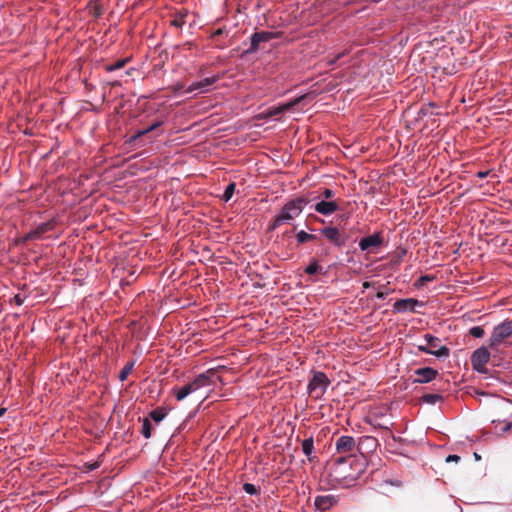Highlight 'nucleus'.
Listing matches in <instances>:
<instances>
[{
  "label": "nucleus",
  "mask_w": 512,
  "mask_h": 512,
  "mask_svg": "<svg viewBox=\"0 0 512 512\" xmlns=\"http://www.w3.org/2000/svg\"><path fill=\"white\" fill-rule=\"evenodd\" d=\"M435 280V276L433 275H423L421 276L417 282L415 283L416 286L421 287L424 286L427 282H431Z\"/></svg>",
  "instance_id": "obj_33"
},
{
  "label": "nucleus",
  "mask_w": 512,
  "mask_h": 512,
  "mask_svg": "<svg viewBox=\"0 0 512 512\" xmlns=\"http://www.w3.org/2000/svg\"><path fill=\"white\" fill-rule=\"evenodd\" d=\"M182 87H183V85L178 84V85L176 86L175 90H179V89H181Z\"/></svg>",
  "instance_id": "obj_47"
},
{
  "label": "nucleus",
  "mask_w": 512,
  "mask_h": 512,
  "mask_svg": "<svg viewBox=\"0 0 512 512\" xmlns=\"http://www.w3.org/2000/svg\"><path fill=\"white\" fill-rule=\"evenodd\" d=\"M418 350L424 353L434 355L437 358H447L450 355V350L447 346L440 347L436 350H432L428 347V343L418 345Z\"/></svg>",
  "instance_id": "obj_17"
},
{
  "label": "nucleus",
  "mask_w": 512,
  "mask_h": 512,
  "mask_svg": "<svg viewBox=\"0 0 512 512\" xmlns=\"http://www.w3.org/2000/svg\"><path fill=\"white\" fill-rule=\"evenodd\" d=\"M133 367H134V362H128L126 365H124V367L121 369L120 373H119V380L121 382H124L128 376L130 375V373L132 372L133 370Z\"/></svg>",
  "instance_id": "obj_26"
},
{
  "label": "nucleus",
  "mask_w": 512,
  "mask_h": 512,
  "mask_svg": "<svg viewBox=\"0 0 512 512\" xmlns=\"http://www.w3.org/2000/svg\"><path fill=\"white\" fill-rule=\"evenodd\" d=\"M383 244V237L380 233H374L359 241V248L362 251H367L373 247H379Z\"/></svg>",
  "instance_id": "obj_13"
},
{
  "label": "nucleus",
  "mask_w": 512,
  "mask_h": 512,
  "mask_svg": "<svg viewBox=\"0 0 512 512\" xmlns=\"http://www.w3.org/2000/svg\"><path fill=\"white\" fill-rule=\"evenodd\" d=\"M164 121L163 120H157L155 122H153L150 126H148L147 128H144V129H141V130H138L135 132V134H133L128 143L129 144H135L136 141L138 139H140L141 137H143L144 135L150 133V132H153L155 130H157L158 128H160L162 125H163Z\"/></svg>",
  "instance_id": "obj_16"
},
{
  "label": "nucleus",
  "mask_w": 512,
  "mask_h": 512,
  "mask_svg": "<svg viewBox=\"0 0 512 512\" xmlns=\"http://www.w3.org/2000/svg\"><path fill=\"white\" fill-rule=\"evenodd\" d=\"M276 37L277 34L274 32L260 31L253 33L252 36L250 37V46L245 51V54H253L257 52L260 47V43L268 42Z\"/></svg>",
  "instance_id": "obj_8"
},
{
  "label": "nucleus",
  "mask_w": 512,
  "mask_h": 512,
  "mask_svg": "<svg viewBox=\"0 0 512 512\" xmlns=\"http://www.w3.org/2000/svg\"><path fill=\"white\" fill-rule=\"evenodd\" d=\"M363 287H364V288H368V287H370V283H369V282H364V283H363Z\"/></svg>",
  "instance_id": "obj_46"
},
{
  "label": "nucleus",
  "mask_w": 512,
  "mask_h": 512,
  "mask_svg": "<svg viewBox=\"0 0 512 512\" xmlns=\"http://www.w3.org/2000/svg\"><path fill=\"white\" fill-rule=\"evenodd\" d=\"M386 295H387V293L379 291V292H377L376 297L378 299H384L386 297Z\"/></svg>",
  "instance_id": "obj_44"
},
{
  "label": "nucleus",
  "mask_w": 512,
  "mask_h": 512,
  "mask_svg": "<svg viewBox=\"0 0 512 512\" xmlns=\"http://www.w3.org/2000/svg\"><path fill=\"white\" fill-rule=\"evenodd\" d=\"M313 449H314V441H313V438L310 437V438H307L305 440H303L302 442V450H303V453L310 459V455L312 454L313 452Z\"/></svg>",
  "instance_id": "obj_25"
},
{
  "label": "nucleus",
  "mask_w": 512,
  "mask_h": 512,
  "mask_svg": "<svg viewBox=\"0 0 512 512\" xmlns=\"http://www.w3.org/2000/svg\"><path fill=\"white\" fill-rule=\"evenodd\" d=\"M188 16V11L186 9H181L176 11L171 15V19L169 21L170 26L175 28H182L186 23V17Z\"/></svg>",
  "instance_id": "obj_18"
},
{
  "label": "nucleus",
  "mask_w": 512,
  "mask_h": 512,
  "mask_svg": "<svg viewBox=\"0 0 512 512\" xmlns=\"http://www.w3.org/2000/svg\"><path fill=\"white\" fill-rule=\"evenodd\" d=\"M235 188H236V184L234 182H231L230 184H228V186L226 187L225 191H224V194H223V200L224 201H229L234 192H235Z\"/></svg>",
  "instance_id": "obj_29"
},
{
  "label": "nucleus",
  "mask_w": 512,
  "mask_h": 512,
  "mask_svg": "<svg viewBox=\"0 0 512 512\" xmlns=\"http://www.w3.org/2000/svg\"><path fill=\"white\" fill-rule=\"evenodd\" d=\"M511 427H512V423L506 422V423H504V425L502 427H500V432L506 433L511 429Z\"/></svg>",
  "instance_id": "obj_39"
},
{
  "label": "nucleus",
  "mask_w": 512,
  "mask_h": 512,
  "mask_svg": "<svg viewBox=\"0 0 512 512\" xmlns=\"http://www.w3.org/2000/svg\"><path fill=\"white\" fill-rule=\"evenodd\" d=\"M460 460V457L458 455H449L447 458H446V462H458Z\"/></svg>",
  "instance_id": "obj_41"
},
{
  "label": "nucleus",
  "mask_w": 512,
  "mask_h": 512,
  "mask_svg": "<svg viewBox=\"0 0 512 512\" xmlns=\"http://www.w3.org/2000/svg\"><path fill=\"white\" fill-rule=\"evenodd\" d=\"M339 496L333 494L318 495L314 500V507L317 511L326 512L337 506Z\"/></svg>",
  "instance_id": "obj_9"
},
{
  "label": "nucleus",
  "mask_w": 512,
  "mask_h": 512,
  "mask_svg": "<svg viewBox=\"0 0 512 512\" xmlns=\"http://www.w3.org/2000/svg\"><path fill=\"white\" fill-rule=\"evenodd\" d=\"M129 61H130V58L120 59V60H117L114 63L105 65L104 69L107 72H113V71H116L118 69H122Z\"/></svg>",
  "instance_id": "obj_22"
},
{
  "label": "nucleus",
  "mask_w": 512,
  "mask_h": 512,
  "mask_svg": "<svg viewBox=\"0 0 512 512\" xmlns=\"http://www.w3.org/2000/svg\"><path fill=\"white\" fill-rule=\"evenodd\" d=\"M373 425H374V427L381 428V429H385V430L389 433V437H390L393 441H396V440H397V438L392 434V432H390V430H389V427H388V426H386V425H384V424H382V423H375V424H373Z\"/></svg>",
  "instance_id": "obj_36"
},
{
  "label": "nucleus",
  "mask_w": 512,
  "mask_h": 512,
  "mask_svg": "<svg viewBox=\"0 0 512 512\" xmlns=\"http://www.w3.org/2000/svg\"><path fill=\"white\" fill-rule=\"evenodd\" d=\"M335 449L339 454H346L347 456L344 457L347 459H355L356 452L360 451V447L357 446L355 439L348 435L340 436L336 440Z\"/></svg>",
  "instance_id": "obj_6"
},
{
  "label": "nucleus",
  "mask_w": 512,
  "mask_h": 512,
  "mask_svg": "<svg viewBox=\"0 0 512 512\" xmlns=\"http://www.w3.org/2000/svg\"><path fill=\"white\" fill-rule=\"evenodd\" d=\"M141 434L146 438L149 439L152 434V425L148 418H144L142 420V428H141Z\"/></svg>",
  "instance_id": "obj_27"
},
{
  "label": "nucleus",
  "mask_w": 512,
  "mask_h": 512,
  "mask_svg": "<svg viewBox=\"0 0 512 512\" xmlns=\"http://www.w3.org/2000/svg\"><path fill=\"white\" fill-rule=\"evenodd\" d=\"M357 446L360 447V453H362L363 447L366 449H369V451H373L377 447V439L372 436H363L359 438V441L357 443Z\"/></svg>",
  "instance_id": "obj_20"
},
{
  "label": "nucleus",
  "mask_w": 512,
  "mask_h": 512,
  "mask_svg": "<svg viewBox=\"0 0 512 512\" xmlns=\"http://www.w3.org/2000/svg\"><path fill=\"white\" fill-rule=\"evenodd\" d=\"M5 412H6L5 408H0V417L3 416Z\"/></svg>",
  "instance_id": "obj_45"
},
{
  "label": "nucleus",
  "mask_w": 512,
  "mask_h": 512,
  "mask_svg": "<svg viewBox=\"0 0 512 512\" xmlns=\"http://www.w3.org/2000/svg\"><path fill=\"white\" fill-rule=\"evenodd\" d=\"M339 209V201L338 200H332V201H325L322 200L314 205V210L322 215H331L335 211Z\"/></svg>",
  "instance_id": "obj_12"
},
{
  "label": "nucleus",
  "mask_w": 512,
  "mask_h": 512,
  "mask_svg": "<svg viewBox=\"0 0 512 512\" xmlns=\"http://www.w3.org/2000/svg\"><path fill=\"white\" fill-rule=\"evenodd\" d=\"M309 203L305 197H297L288 201L281 209L280 213L274 218L273 222L269 225V230H275L283 224H290L296 217H298L304 207Z\"/></svg>",
  "instance_id": "obj_2"
},
{
  "label": "nucleus",
  "mask_w": 512,
  "mask_h": 512,
  "mask_svg": "<svg viewBox=\"0 0 512 512\" xmlns=\"http://www.w3.org/2000/svg\"><path fill=\"white\" fill-rule=\"evenodd\" d=\"M14 301L18 306H21L24 302V299L21 297L20 294H17L14 296Z\"/></svg>",
  "instance_id": "obj_42"
},
{
  "label": "nucleus",
  "mask_w": 512,
  "mask_h": 512,
  "mask_svg": "<svg viewBox=\"0 0 512 512\" xmlns=\"http://www.w3.org/2000/svg\"><path fill=\"white\" fill-rule=\"evenodd\" d=\"M415 374L418 376L414 380L415 383H429L436 378L438 371L431 367H424L415 370Z\"/></svg>",
  "instance_id": "obj_15"
},
{
  "label": "nucleus",
  "mask_w": 512,
  "mask_h": 512,
  "mask_svg": "<svg viewBox=\"0 0 512 512\" xmlns=\"http://www.w3.org/2000/svg\"><path fill=\"white\" fill-rule=\"evenodd\" d=\"M305 96H300V97H297L295 98L294 100L282 105V106H279L277 108H274L272 110L269 111L268 115L270 117L272 116H276V115H279V114H282L283 112L291 109L292 107H294L295 105L299 104L303 99H304Z\"/></svg>",
  "instance_id": "obj_19"
},
{
  "label": "nucleus",
  "mask_w": 512,
  "mask_h": 512,
  "mask_svg": "<svg viewBox=\"0 0 512 512\" xmlns=\"http://www.w3.org/2000/svg\"><path fill=\"white\" fill-rule=\"evenodd\" d=\"M469 334L475 338H482L485 331L481 326H474L469 330Z\"/></svg>",
  "instance_id": "obj_31"
},
{
  "label": "nucleus",
  "mask_w": 512,
  "mask_h": 512,
  "mask_svg": "<svg viewBox=\"0 0 512 512\" xmlns=\"http://www.w3.org/2000/svg\"><path fill=\"white\" fill-rule=\"evenodd\" d=\"M166 411L164 408L162 407H157L156 409L152 410L150 413H149V416L150 418L155 421L156 423H159L161 422L165 416H166Z\"/></svg>",
  "instance_id": "obj_23"
},
{
  "label": "nucleus",
  "mask_w": 512,
  "mask_h": 512,
  "mask_svg": "<svg viewBox=\"0 0 512 512\" xmlns=\"http://www.w3.org/2000/svg\"><path fill=\"white\" fill-rule=\"evenodd\" d=\"M489 171H479L477 172L476 176L479 178V179H484L485 177H487L489 175Z\"/></svg>",
  "instance_id": "obj_43"
},
{
  "label": "nucleus",
  "mask_w": 512,
  "mask_h": 512,
  "mask_svg": "<svg viewBox=\"0 0 512 512\" xmlns=\"http://www.w3.org/2000/svg\"><path fill=\"white\" fill-rule=\"evenodd\" d=\"M53 228L52 223L46 222L40 224L36 229L38 230L39 234L42 236L44 233L50 231Z\"/></svg>",
  "instance_id": "obj_34"
},
{
  "label": "nucleus",
  "mask_w": 512,
  "mask_h": 512,
  "mask_svg": "<svg viewBox=\"0 0 512 512\" xmlns=\"http://www.w3.org/2000/svg\"><path fill=\"white\" fill-rule=\"evenodd\" d=\"M365 470V461L347 459L345 457L334 458L330 467V477L338 484L349 485L361 477Z\"/></svg>",
  "instance_id": "obj_1"
},
{
  "label": "nucleus",
  "mask_w": 512,
  "mask_h": 512,
  "mask_svg": "<svg viewBox=\"0 0 512 512\" xmlns=\"http://www.w3.org/2000/svg\"><path fill=\"white\" fill-rule=\"evenodd\" d=\"M342 56H343V53H339L336 56H334L333 58L328 59V64L334 65Z\"/></svg>",
  "instance_id": "obj_38"
},
{
  "label": "nucleus",
  "mask_w": 512,
  "mask_h": 512,
  "mask_svg": "<svg viewBox=\"0 0 512 512\" xmlns=\"http://www.w3.org/2000/svg\"><path fill=\"white\" fill-rule=\"evenodd\" d=\"M296 238H297L298 243H305L308 241L316 240L317 237L314 234H309L302 230L297 233Z\"/></svg>",
  "instance_id": "obj_28"
},
{
  "label": "nucleus",
  "mask_w": 512,
  "mask_h": 512,
  "mask_svg": "<svg viewBox=\"0 0 512 512\" xmlns=\"http://www.w3.org/2000/svg\"><path fill=\"white\" fill-rule=\"evenodd\" d=\"M321 234L325 236L337 248H341L346 244V238L342 236L339 229L336 227H325L321 229Z\"/></svg>",
  "instance_id": "obj_10"
},
{
  "label": "nucleus",
  "mask_w": 512,
  "mask_h": 512,
  "mask_svg": "<svg viewBox=\"0 0 512 512\" xmlns=\"http://www.w3.org/2000/svg\"><path fill=\"white\" fill-rule=\"evenodd\" d=\"M490 359V352L486 347L476 349L471 356V364L474 370L483 373L486 371V364Z\"/></svg>",
  "instance_id": "obj_7"
},
{
  "label": "nucleus",
  "mask_w": 512,
  "mask_h": 512,
  "mask_svg": "<svg viewBox=\"0 0 512 512\" xmlns=\"http://www.w3.org/2000/svg\"><path fill=\"white\" fill-rule=\"evenodd\" d=\"M215 379H219L215 370L209 369L199 374L192 382L180 388H174V395L177 401L184 400L188 395L198 391L201 388L214 385Z\"/></svg>",
  "instance_id": "obj_3"
},
{
  "label": "nucleus",
  "mask_w": 512,
  "mask_h": 512,
  "mask_svg": "<svg viewBox=\"0 0 512 512\" xmlns=\"http://www.w3.org/2000/svg\"><path fill=\"white\" fill-rule=\"evenodd\" d=\"M41 237V235L39 234L38 230L35 229L33 231H30L26 236H25V241L27 240H34V239H39Z\"/></svg>",
  "instance_id": "obj_35"
},
{
  "label": "nucleus",
  "mask_w": 512,
  "mask_h": 512,
  "mask_svg": "<svg viewBox=\"0 0 512 512\" xmlns=\"http://www.w3.org/2000/svg\"><path fill=\"white\" fill-rule=\"evenodd\" d=\"M330 380L322 371H313L308 383V393L314 399H320L326 392Z\"/></svg>",
  "instance_id": "obj_4"
},
{
  "label": "nucleus",
  "mask_w": 512,
  "mask_h": 512,
  "mask_svg": "<svg viewBox=\"0 0 512 512\" xmlns=\"http://www.w3.org/2000/svg\"><path fill=\"white\" fill-rule=\"evenodd\" d=\"M219 76H212L204 78L200 81L192 83L187 89L186 93H192L194 91H199L200 93H204L208 91V88L213 85L216 81H218Z\"/></svg>",
  "instance_id": "obj_11"
},
{
  "label": "nucleus",
  "mask_w": 512,
  "mask_h": 512,
  "mask_svg": "<svg viewBox=\"0 0 512 512\" xmlns=\"http://www.w3.org/2000/svg\"><path fill=\"white\" fill-rule=\"evenodd\" d=\"M225 32L226 31H225L224 28H219V29H217L216 31L213 32L212 38H217V37L223 35Z\"/></svg>",
  "instance_id": "obj_40"
},
{
  "label": "nucleus",
  "mask_w": 512,
  "mask_h": 512,
  "mask_svg": "<svg viewBox=\"0 0 512 512\" xmlns=\"http://www.w3.org/2000/svg\"><path fill=\"white\" fill-rule=\"evenodd\" d=\"M443 397L440 394L427 393L421 397V401L430 405H434L441 401Z\"/></svg>",
  "instance_id": "obj_24"
},
{
  "label": "nucleus",
  "mask_w": 512,
  "mask_h": 512,
  "mask_svg": "<svg viewBox=\"0 0 512 512\" xmlns=\"http://www.w3.org/2000/svg\"><path fill=\"white\" fill-rule=\"evenodd\" d=\"M421 305V303L414 298L400 299L397 300L393 304V308L395 312L402 313L406 311H415L416 306Z\"/></svg>",
  "instance_id": "obj_14"
},
{
  "label": "nucleus",
  "mask_w": 512,
  "mask_h": 512,
  "mask_svg": "<svg viewBox=\"0 0 512 512\" xmlns=\"http://www.w3.org/2000/svg\"><path fill=\"white\" fill-rule=\"evenodd\" d=\"M118 84H119V83L116 81V82L112 83V86H116V85H118Z\"/></svg>",
  "instance_id": "obj_48"
},
{
  "label": "nucleus",
  "mask_w": 512,
  "mask_h": 512,
  "mask_svg": "<svg viewBox=\"0 0 512 512\" xmlns=\"http://www.w3.org/2000/svg\"><path fill=\"white\" fill-rule=\"evenodd\" d=\"M243 490L249 495L259 494V488H257L254 484L251 483H244Z\"/></svg>",
  "instance_id": "obj_32"
},
{
  "label": "nucleus",
  "mask_w": 512,
  "mask_h": 512,
  "mask_svg": "<svg viewBox=\"0 0 512 512\" xmlns=\"http://www.w3.org/2000/svg\"><path fill=\"white\" fill-rule=\"evenodd\" d=\"M425 342L428 343V347L432 350H436L440 347H443L444 345H441V339L438 337H435L431 334H425L424 335Z\"/></svg>",
  "instance_id": "obj_21"
},
{
  "label": "nucleus",
  "mask_w": 512,
  "mask_h": 512,
  "mask_svg": "<svg viewBox=\"0 0 512 512\" xmlns=\"http://www.w3.org/2000/svg\"><path fill=\"white\" fill-rule=\"evenodd\" d=\"M321 270V267L319 266L317 260H313L305 269V273L309 275H314L318 271Z\"/></svg>",
  "instance_id": "obj_30"
},
{
  "label": "nucleus",
  "mask_w": 512,
  "mask_h": 512,
  "mask_svg": "<svg viewBox=\"0 0 512 512\" xmlns=\"http://www.w3.org/2000/svg\"><path fill=\"white\" fill-rule=\"evenodd\" d=\"M334 191H332L331 189H324L323 192L321 193V196L325 199H330L334 196Z\"/></svg>",
  "instance_id": "obj_37"
},
{
  "label": "nucleus",
  "mask_w": 512,
  "mask_h": 512,
  "mask_svg": "<svg viewBox=\"0 0 512 512\" xmlns=\"http://www.w3.org/2000/svg\"><path fill=\"white\" fill-rule=\"evenodd\" d=\"M512 337V319H507L493 328L489 338V347L496 350L505 340Z\"/></svg>",
  "instance_id": "obj_5"
}]
</instances>
